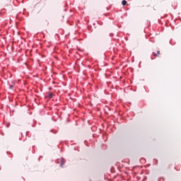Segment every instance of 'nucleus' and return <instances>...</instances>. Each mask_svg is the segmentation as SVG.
<instances>
[{
    "instance_id": "nucleus-3",
    "label": "nucleus",
    "mask_w": 181,
    "mask_h": 181,
    "mask_svg": "<svg viewBox=\"0 0 181 181\" xmlns=\"http://www.w3.org/2000/svg\"><path fill=\"white\" fill-rule=\"evenodd\" d=\"M153 54L154 57H158V54L153 52Z\"/></svg>"
},
{
    "instance_id": "nucleus-4",
    "label": "nucleus",
    "mask_w": 181,
    "mask_h": 181,
    "mask_svg": "<svg viewBox=\"0 0 181 181\" xmlns=\"http://www.w3.org/2000/svg\"><path fill=\"white\" fill-rule=\"evenodd\" d=\"M64 160H62L61 161V165H60V166H63V164H64Z\"/></svg>"
},
{
    "instance_id": "nucleus-2",
    "label": "nucleus",
    "mask_w": 181,
    "mask_h": 181,
    "mask_svg": "<svg viewBox=\"0 0 181 181\" xmlns=\"http://www.w3.org/2000/svg\"><path fill=\"white\" fill-rule=\"evenodd\" d=\"M53 97V93H49L48 98H52Z\"/></svg>"
},
{
    "instance_id": "nucleus-6",
    "label": "nucleus",
    "mask_w": 181,
    "mask_h": 181,
    "mask_svg": "<svg viewBox=\"0 0 181 181\" xmlns=\"http://www.w3.org/2000/svg\"><path fill=\"white\" fill-rule=\"evenodd\" d=\"M13 87V86H10V88H12Z\"/></svg>"
},
{
    "instance_id": "nucleus-1",
    "label": "nucleus",
    "mask_w": 181,
    "mask_h": 181,
    "mask_svg": "<svg viewBox=\"0 0 181 181\" xmlns=\"http://www.w3.org/2000/svg\"><path fill=\"white\" fill-rule=\"evenodd\" d=\"M122 5H123V6H125V5H127V0H123L122 1Z\"/></svg>"
},
{
    "instance_id": "nucleus-5",
    "label": "nucleus",
    "mask_w": 181,
    "mask_h": 181,
    "mask_svg": "<svg viewBox=\"0 0 181 181\" xmlns=\"http://www.w3.org/2000/svg\"><path fill=\"white\" fill-rule=\"evenodd\" d=\"M159 54H160V51H158V52H157L158 57H159Z\"/></svg>"
}]
</instances>
